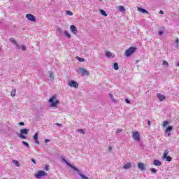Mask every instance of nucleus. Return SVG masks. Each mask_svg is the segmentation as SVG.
I'll list each match as a JSON object with an SVG mask.
<instances>
[{"mask_svg":"<svg viewBox=\"0 0 179 179\" xmlns=\"http://www.w3.org/2000/svg\"><path fill=\"white\" fill-rule=\"evenodd\" d=\"M45 143H47V142H50V139H45Z\"/></svg>","mask_w":179,"mask_h":179,"instance_id":"obj_52","label":"nucleus"},{"mask_svg":"<svg viewBox=\"0 0 179 179\" xmlns=\"http://www.w3.org/2000/svg\"><path fill=\"white\" fill-rule=\"evenodd\" d=\"M69 86H70V87H74L75 89H78V87H79V84L75 80H71L69 82Z\"/></svg>","mask_w":179,"mask_h":179,"instance_id":"obj_7","label":"nucleus"},{"mask_svg":"<svg viewBox=\"0 0 179 179\" xmlns=\"http://www.w3.org/2000/svg\"><path fill=\"white\" fill-rule=\"evenodd\" d=\"M67 15H69V16H72L73 15V13L71 11H66Z\"/></svg>","mask_w":179,"mask_h":179,"instance_id":"obj_35","label":"nucleus"},{"mask_svg":"<svg viewBox=\"0 0 179 179\" xmlns=\"http://www.w3.org/2000/svg\"><path fill=\"white\" fill-rule=\"evenodd\" d=\"M117 132H122V129H117Z\"/></svg>","mask_w":179,"mask_h":179,"instance_id":"obj_49","label":"nucleus"},{"mask_svg":"<svg viewBox=\"0 0 179 179\" xmlns=\"http://www.w3.org/2000/svg\"><path fill=\"white\" fill-rule=\"evenodd\" d=\"M67 166H69V167H71V169H73V170H74L75 171H77L78 173H79V169H78V168L73 166L72 164H71L70 163H67Z\"/></svg>","mask_w":179,"mask_h":179,"instance_id":"obj_15","label":"nucleus"},{"mask_svg":"<svg viewBox=\"0 0 179 179\" xmlns=\"http://www.w3.org/2000/svg\"><path fill=\"white\" fill-rule=\"evenodd\" d=\"M173 131V126H169L165 130L166 134H169V132H171Z\"/></svg>","mask_w":179,"mask_h":179,"instance_id":"obj_17","label":"nucleus"},{"mask_svg":"<svg viewBox=\"0 0 179 179\" xmlns=\"http://www.w3.org/2000/svg\"><path fill=\"white\" fill-rule=\"evenodd\" d=\"M55 125H57V127H62V124L61 123H56Z\"/></svg>","mask_w":179,"mask_h":179,"instance_id":"obj_41","label":"nucleus"},{"mask_svg":"<svg viewBox=\"0 0 179 179\" xmlns=\"http://www.w3.org/2000/svg\"><path fill=\"white\" fill-rule=\"evenodd\" d=\"M147 124H148V125H150V120H148V121L147 122Z\"/></svg>","mask_w":179,"mask_h":179,"instance_id":"obj_53","label":"nucleus"},{"mask_svg":"<svg viewBox=\"0 0 179 179\" xmlns=\"http://www.w3.org/2000/svg\"><path fill=\"white\" fill-rule=\"evenodd\" d=\"M159 14H160V15H164V12L161 10L159 11Z\"/></svg>","mask_w":179,"mask_h":179,"instance_id":"obj_45","label":"nucleus"},{"mask_svg":"<svg viewBox=\"0 0 179 179\" xmlns=\"http://www.w3.org/2000/svg\"><path fill=\"white\" fill-rule=\"evenodd\" d=\"M169 155V150H166L164 152V155L162 157V159L164 160V159H166V162H171V160H173V158L171 157H170V155Z\"/></svg>","mask_w":179,"mask_h":179,"instance_id":"obj_5","label":"nucleus"},{"mask_svg":"<svg viewBox=\"0 0 179 179\" xmlns=\"http://www.w3.org/2000/svg\"><path fill=\"white\" fill-rule=\"evenodd\" d=\"M18 125H22V126H23V125H24V122H20V123L18 124Z\"/></svg>","mask_w":179,"mask_h":179,"instance_id":"obj_46","label":"nucleus"},{"mask_svg":"<svg viewBox=\"0 0 179 179\" xmlns=\"http://www.w3.org/2000/svg\"><path fill=\"white\" fill-rule=\"evenodd\" d=\"M100 13H101V15H103V16H107V13H106V11L104 10H100Z\"/></svg>","mask_w":179,"mask_h":179,"instance_id":"obj_26","label":"nucleus"},{"mask_svg":"<svg viewBox=\"0 0 179 179\" xmlns=\"http://www.w3.org/2000/svg\"><path fill=\"white\" fill-rule=\"evenodd\" d=\"M154 166H162V162H160L159 159L154 160L153 162Z\"/></svg>","mask_w":179,"mask_h":179,"instance_id":"obj_14","label":"nucleus"},{"mask_svg":"<svg viewBox=\"0 0 179 179\" xmlns=\"http://www.w3.org/2000/svg\"><path fill=\"white\" fill-rule=\"evenodd\" d=\"M22 51H26V46L22 45Z\"/></svg>","mask_w":179,"mask_h":179,"instance_id":"obj_39","label":"nucleus"},{"mask_svg":"<svg viewBox=\"0 0 179 179\" xmlns=\"http://www.w3.org/2000/svg\"><path fill=\"white\" fill-rule=\"evenodd\" d=\"M125 102L127 103V104H129V103H131V101L128 99H125Z\"/></svg>","mask_w":179,"mask_h":179,"instance_id":"obj_40","label":"nucleus"},{"mask_svg":"<svg viewBox=\"0 0 179 179\" xmlns=\"http://www.w3.org/2000/svg\"><path fill=\"white\" fill-rule=\"evenodd\" d=\"M137 10H138V12H141L142 13H148V10H146L145 9H143L141 7H138L137 8Z\"/></svg>","mask_w":179,"mask_h":179,"instance_id":"obj_16","label":"nucleus"},{"mask_svg":"<svg viewBox=\"0 0 179 179\" xmlns=\"http://www.w3.org/2000/svg\"><path fill=\"white\" fill-rule=\"evenodd\" d=\"M10 96H12V97H15V96H16V90H13L11 92H10Z\"/></svg>","mask_w":179,"mask_h":179,"instance_id":"obj_22","label":"nucleus"},{"mask_svg":"<svg viewBox=\"0 0 179 179\" xmlns=\"http://www.w3.org/2000/svg\"><path fill=\"white\" fill-rule=\"evenodd\" d=\"M49 103H51V107H57V105L59 103V101L57 99V96L55 95L50 98Z\"/></svg>","mask_w":179,"mask_h":179,"instance_id":"obj_1","label":"nucleus"},{"mask_svg":"<svg viewBox=\"0 0 179 179\" xmlns=\"http://www.w3.org/2000/svg\"><path fill=\"white\" fill-rule=\"evenodd\" d=\"M64 34L65 36H66V37H68V38H71V34H69V32H68L67 31H65Z\"/></svg>","mask_w":179,"mask_h":179,"instance_id":"obj_25","label":"nucleus"},{"mask_svg":"<svg viewBox=\"0 0 179 179\" xmlns=\"http://www.w3.org/2000/svg\"><path fill=\"white\" fill-rule=\"evenodd\" d=\"M113 54L110 53V52H106V56L108 57V58H110V57H112Z\"/></svg>","mask_w":179,"mask_h":179,"instance_id":"obj_24","label":"nucleus"},{"mask_svg":"<svg viewBox=\"0 0 179 179\" xmlns=\"http://www.w3.org/2000/svg\"><path fill=\"white\" fill-rule=\"evenodd\" d=\"M62 159L63 162H65L66 164H68V163H69V162H68V161H66V159H65V157H62Z\"/></svg>","mask_w":179,"mask_h":179,"instance_id":"obj_37","label":"nucleus"},{"mask_svg":"<svg viewBox=\"0 0 179 179\" xmlns=\"http://www.w3.org/2000/svg\"><path fill=\"white\" fill-rule=\"evenodd\" d=\"M10 41H11L12 43H14V44H16V41H15V38H10Z\"/></svg>","mask_w":179,"mask_h":179,"instance_id":"obj_36","label":"nucleus"},{"mask_svg":"<svg viewBox=\"0 0 179 179\" xmlns=\"http://www.w3.org/2000/svg\"><path fill=\"white\" fill-rule=\"evenodd\" d=\"M78 132H80V134H83V135H85V131L82 129H78Z\"/></svg>","mask_w":179,"mask_h":179,"instance_id":"obj_34","label":"nucleus"},{"mask_svg":"<svg viewBox=\"0 0 179 179\" xmlns=\"http://www.w3.org/2000/svg\"><path fill=\"white\" fill-rule=\"evenodd\" d=\"M31 162H32V163L36 164V160L34 159H31Z\"/></svg>","mask_w":179,"mask_h":179,"instance_id":"obj_43","label":"nucleus"},{"mask_svg":"<svg viewBox=\"0 0 179 179\" xmlns=\"http://www.w3.org/2000/svg\"><path fill=\"white\" fill-rule=\"evenodd\" d=\"M108 150H109V152H111L113 150V148L112 147H108Z\"/></svg>","mask_w":179,"mask_h":179,"instance_id":"obj_48","label":"nucleus"},{"mask_svg":"<svg viewBox=\"0 0 179 179\" xmlns=\"http://www.w3.org/2000/svg\"><path fill=\"white\" fill-rule=\"evenodd\" d=\"M17 48L20 49V46L18 45V43L16 44Z\"/></svg>","mask_w":179,"mask_h":179,"instance_id":"obj_51","label":"nucleus"},{"mask_svg":"<svg viewBox=\"0 0 179 179\" xmlns=\"http://www.w3.org/2000/svg\"><path fill=\"white\" fill-rule=\"evenodd\" d=\"M177 66H179V62L177 64Z\"/></svg>","mask_w":179,"mask_h":179,"instance_id":"obj_55","label":"nucleus"},{"mask_svg":"<svg viewBox=\"0 0 179 179\" xmlns=\"http://www.w3.org/2000/svg\"><path fill=\"white\" fill-rule=\"evenodd\" d=\"M76 59L80 62H84L85 59L84 58H80L79 57H77Z\"/></svg>","mask_w":179,"mask_h":179,"instance_id":"obj_27","label":"nucleus"},{"mask_svg":"<svg viewBox=\"0 0 179 179\" xmlns=\"http://www.w3.org/2000/svg\"><path fill=\"white\" fill-rule=\"evenodd\" d=\"M113 68L115 71H118L120 69V66H118V63H114L113 64Z\"/></svg>","mask_w":179,"mask_h":179,"instance_id":"obj_18","label":"nucleus"},{"mask_svg":"<svg viewBox=\"0 0 179 179\" xmlns=\"http://www.w3.org/2000/svg\"><path fill=\"white\" fill-rule=\"evenodd\" d=\"M118 9H119L120 12H125V8L124 7V6H119Z\"/></svg>","mask_w":179,"mask_h":179,"instance_id":"obj_20","label":"nucleus"},{"mask_svg":"<svg viewBox=\"0 0 179 179\" xmlns=\"http://www.w3.org/2000/svg\"><path fill=\"white\" fill-rule=\"evenodd\" d=\"M159 36H162V35H163V31H159Z\"/></svg>","mask_w":179,"mask_h":179,"instance_id":"obj_50","label":"nucleus"},{"mask_svg":"<svg viewBox=\"0 0 179 179\" xmlns=\"http://www.w3.org/2000/svg\"><path fill=\"white\" fill-rule=\"evenodd\" d=\"M57 31H59V33H61V31H62V29L59 28V27H57Z\"/></svg>","mask_w":179,"mask_h":179,"instance_id":"obj_38","label":"nucleus"},{"mask_svg":"<svg viewBox=\"0 0 179 179\" xmlns=\"http://www.w3.org/2000/svg\"><path fill=\"white\" fill-rule=\"evenodd\" d=\"M163 65H165L166 66H169V62H167V61L164 60L163 62Z\"/></svg>","mask_w":179,"mask_h":179,"instance_id":"obj_33","label":"nucleus"},{"mask_svg":"<svg viewBox=\"0 0 179 179\" xmlns=\"http://www.w3.org/2000/svg\"><path fill=\"white\" fill-rule=\"evenodd\" d=\"M132 138L137 142L141 141V135L138 131H132Z\"/></svg>","mask_w":179,"mask_h":179,"instance_id":"obj_6","label":"nucleus"},{"mask_svg":"<svg viewBox=\"0 0 179 179\" xmlns=\"http://www.w3.org/2000/svg\"><path fill=\"white\" fill-rule=\"evenodd\" d=\"M36 143H37V145H40V141H38V139L35 140Z\"/></svg>","mask_w":179,"mask_h":179,"instance_id":"obj_44","label":"nucleus"},{"mask_svg":"<svg viewBox=\"0 0 179 179\" xmlns=\"http://www.w3.org/2000/svg\"><path fill=\"white\" fill-rule=\"evenodd\" d=\"M131 167H132V164L129 162L123 166V169H124V170H128L129 169H131Z\"/></svg>","mask_w":179,"mask_h":179,"instance_id":"obj_13","label":"nucleus"},{"mask_svg":"<svg viewBox=\"0 0 179 179\" xmlns=\"http://www.w3.org/2000/svg\"><path fill=\"white\" fill-rule=\"evenodd\" d=\"M13 163L17 166V167H20V164L19 163V161L14 159L13 160Z\"/></svg>","mask_w":179,"mask_h":179,"instance_id":"obj_19","label":"nucleus"},{"mask_svg":"<svg viewBox=\"0 0 179 179\" xmlns=\"http://www.w3.org/2000/svg\"><path fill=\"white\" fill-rule=\"evenodd\" d=\"M157 99H159V100L160 101H163L164 100H166V96H164L162 94H157Z\"/></svg>","mask_w":179,"mask_h":179,"instance_id":"obj_12","label":"nucleus"},{"mask_svg":"<svg viewBox=\"0 0 179 179\" xmlns=\"http://www.w3.org/2000/svg\"><path fill=\"white\" fill-rule=\"evenodd\" d=\"M50 80H54V73L52 71H50Z\"/></svg>","mask_w":179,"mask_h":179,"instance_id":"obj_21","label":"nucleus"},{"mask_svg":"<svg viewBox=\"0 0 179 179\" xmlns=\"http://www.w3.org/2000/svg\"><path fill=\"white\" fill-rule=\"evenodd\" d=\"M170 135H171V134L170 132L168 133V136H170Z\"/></svg>","mask_w":179,"mask_h":179,"instance_id":"obj_54","label":"nucleus"},{"mask_svg":"<svg viewBox=\"0 0 179 179\" xmlns=\"http://www.w3.org/2000/svg\"><path fill=\"white\" fill-rule=\"evenodd\" d=\"M23 145H24L27 148H30V145H29V143L26 141H22Z\"/></svg>","mask_w":179,"mask_h":179,"instance_id":"obj_29","label":"nucleus"},{"mask_svg":"<svg viewBox=\"0 0 179 179\" xmlns=\"http://www.w3.org/2000/svg\"><path fill=\"white\" fill-rule=\"evenodd\" d=\"M26 17L28 20H31V22H36V17L32 14H27Z\"/></svg>","mask_w":179,"mask_h":179,"instance_id":"obj_9","label":"nucleus"},{"mask_svg":"<svg viewBox=\"0 0 179 179\" xmlns=\"http://www.w3.org/2000/svg\"><path fill=\"white\" fill-rule=\"evenodd\" d=\"M167 125H169V122L168 121H164L162 122V126L163 127H167Z\"/></svg>","mask_w":179,"mask_h":179,"instance_id":"obj_28","label":"nucleus"},{"mask_svg":"<svg viewBox=\"0 0 179 179\" xmlns=\"http://www.w3.org/2000/svg\"><path fill=\"white\" fill-rule=\"evenodd\" d=\"M99 1H103V0H99Z\"/></svg>","mask_w":179,"mask_h":179,"instance_id":"obj_57","label":"nucleus"},{"mask_svg":"<svg viewBox=\"0 0 179 179\" xmlns=\"http://www.w3.org/2000/svg\"><path fill=\"white\" fill-rule=\"evenodd\" d=\"M78 71H80V73L83 76H89V71H87V70L80 67V68L78 69Z\"/></svg>","mask_w":179,"mask_h":179,"instance_id":"obj_8","label":"nucleus"},{"mask_svg":"<svg viewBox=\"0 0 179 179\" xmlns=\"http://www.w3.org/2000/svg\"><path fill=\"white\" fill-rule=\"evenodd\" d=\"M46 176H48V173L44 171H39L35 173V177L38 179H41L43 177H45Z\"/></svg>","mask_w":179,"mask_h":179,"instance_id":"obj_4","label":"nucleus"},{"mask_svg":"<svg viewBox=\"0 0 179 179\" xmlns=\"http://www.w3.org/2000/svg\"><path fill=\"white\" fill-rule=\"evenodd\" d=\"M109 97H110V99H114V96H113V94H109Z\"/></svg>","mask_w":179,"mask_h":179,"instance_id":"obj_42","label":"nucleus"},{"mask_svg":"<svg viewBox=\"0 0 179 179\" xmlns=\"http://www.w3.org/2000/svg\"><path fill=\"white\" fill-rule=\"evenodd\" d=\"M151 173H157V169L152 168L150 169Z\"/></svg>","mask_w":179,"mask_h":179,"instance_id":"obj_31","label":"nucleus"},{"mask_svg":"<svg viewBox=\"0 0 179 179\" xmlns=\"http://www.w3.org/2000/svg\"><path fill=\"white\" fill-rule=\"evenodd\" d=\"M138 167L141 170V171H145V170H146V168H145V164L142 162L138 164Z\"/></svg>","mask_w":179,"mask_h":179,"instance_id":"obj_11","label":"nucleus"},{"mask_svg":"<svg viewBox=\"0 0 179 179\" xmlns=\"http://www.w3.org/2000/svg\"><path fill=\"white\" fill-rule=\"evenodd\" d=\"M3 179H6V178H3Z\"/></svg>","mask_w":179,"mask_h":179,"instance_id":"obj_56","label":"nucleus"},{"mask_svg":"<svg viewBox=\"0 0 179 179\" xmlns=\"http://www.w3.org/2000/svg\"><path fill=\"white\" fill-rule=\"evenodd\" d=\"M44 170H45V171H48V170H50V168H49L48 165H45L44 166Z\"/></svg>","mask_w":179,"mask_h":179,"instance_id":"obj_32","label":"nucleus"},{"mask_svg":"<svg viewBox=\"0 0 179 179\" xmlns=\"http://www.w3.org/2000/svg\"><path fill=\"white\" fill-rule=\"evenodd\" d=\"M176 44H178V43H179V40L178 38H176Z\"/></svg>","mask_w":179,"mask_h":179,"instance_id":"obj_47","label":"nucleus"},{"mask_svg":"<svg viewBox=\"0 0 179 179\" xmlns=\"http://www.w3.org/2000/svg\"><path fill=\"white\" fill-rule=\"evenodd\" d=\"M79 175L80 176V177H82V178L83 179H89V178H87V176H85V175L82 174V173H79Z\"/></svg>","mask_w":179,"mask_h":179,"instance_id":"obj_30","label":"nucleus"},{"mask_svg":"<svg viewBox=\"0 0 179 179\" xmlns=\"http://www.w3.org/2000/svg\"><path fill=\"white\" fill-rule=\"evenodd\" d=\"M29 131H30L29 129H21L20 130V134H19V137L22 139H26L27 137L24 135H27V134H29Z\"/></svg>","mask_w":179,"mask_h":179,"instance_id":"obj_3","label":"nucleus"},{"mask_svg":"<svg viewBox=\"0 0 179 179\" xmlns=\"http://www.w3.org/2000/svg\"><path fill=\"white\" fill-rule=\"evenodd\" d=\"M33 138L34 139V141H37V139H38V131H37V132L34 134Z\"/></svg>","mask_w":179,"mask_h":179,"instance_id":"obj_23","label":"nucleus"},{"mask_svg":"<svg viewBox=\"0 0 179 179\" xmlns=\"http://www.w3.org/2000/svg\"><path fill=\"white\" fill-rule=\"evenodd\" d=\"M135 51H136V48L135 47H130L129 49H127L125 52V56L127 57V58H129V57H131V55L132 54H134V52H135Z\"/></svg>","mask_w":179,"mask_h":179,"instance_id":"obj_2","label":"nucleus"},{"mask_svg":"<svg viewBox=\"0 0 179 179\" xmlns=\"http://www.w3.org/2000/svg\"><path fill=\"white\" fill-rule=\"evenodd\" d=\"M70 29L71 33H73V34H78V28H76L75 25H71Z\"/></svg>","mask_w":179,"mask_h":179,"instance_id":"obj_10","label":"nucleus"}]
</instances>
